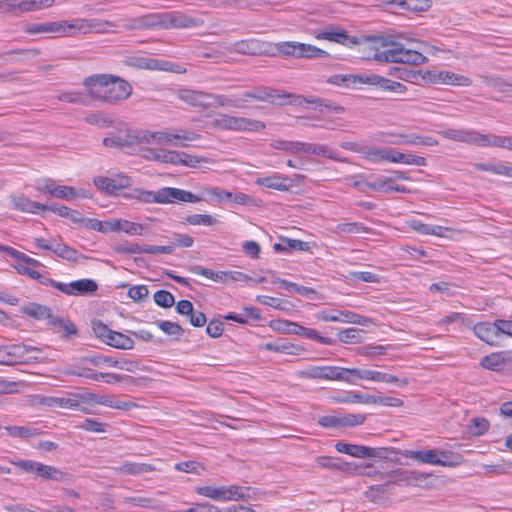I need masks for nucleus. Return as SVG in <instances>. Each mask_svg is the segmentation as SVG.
<instances>
[{"label": "nucleus", "instance_id": "obj_1", "mask_svg": "<svg viewBox=\"0 0 512 512\" xmlns=\"http://www.w3.org/2000/svg\"><path fill=\"white\" fill-rule=\"evenodd\" d=\"M83 85L92 98L110 104L126 100L132 93V87L127 81L108 74L89 76Z\"/></svg>", "mask_w": 512, "mask_h": 512}, {"label": "nucleus", "instance_id": "obj_2", "mask_svg": "<svg viewBox=\"0 0 512 512\" xmlns=\"http://www.w3.org/2000/svg\"><path fill=\"white\" fill-rule=\"evenodd\" d=\"M240 97L245 99V103L248 99H253L256 101L269 102L275 105L284 104L285 99H292L290 103L295 105H301L303 102L308 104H314L315 108L320 112L324 111H332L336 114H341L344 111V108L341 106L335 105L333 102L328 100H323L315 97L305 98L300 95L286 93L284 91L268 88V87H255L251 90L244 91L240 94Z\"/></svg>", "mask_w": 512, "mask_h": 512}, {"label": "nucleus", "instance_id": "obj_3", "mask_svg": "<svg viewBox=\"0 0 512 512\" xmlns=\"http://www.w3.org/2000/svg\"><path fill=\"white\" fill-rule=\"evenodd\" d=\"M202 21L180 11L154 13L134 21L129 26L136 28L190 29L199 27Z\"/></svg>", "mask_w": 512, "mask_h": 512}, {"label": "nucleus", "instance_id": "obj_4", "mask_svg": "<svg viewBox=\"0 0 512 512\" xmlns=\"http://www.w3.org/2000/svg\"><path fill=\"white\" fill-rule=\"evenodd\" d=\"M373 59L381 63H402L409 65H422L428 62V58L421 52L413 49H406L403 44L392 42L390 45L384 43L383 49H377Z\"/></svg>", "mask_w": 512, "mask_h": 512}, {"label": "nucleus", "instance_id": "obj_5", "mask_svg": "<svg viewBox=\"0 0 512 512\" xmlns=\"http://www.w3.org/2000/svg\"><path fill=\"white\" fill-rule=\"evenodd\" d=\"M444 138L456 142L466 143L479 147H501L505 148L507 136L494 134H481L474 129L451 128L439 132Z\"/></svg>", "mask_w": 512, "mask_h": 512}, {"label": "nucleus", "instance_id": "obj_6", "mask_svg": "<svg viewBox=\"0 0 512 512\" xmlns=\"http://www.w3.org/2000/svg\"><path fill=\"white\" fill-rule=\"evenodd\" d=\"M366 158L373 163L388 161L406 165L426 166L425 157L411 153H402L391 148H371L366 153Z\"/></svg>", "mask_w": 512, "mask_h": 512}, {"label": "nucleus", "instance_id": "obj_7", "mask_svg": "<svg viewBox=\"0 0 512 512\" xmlns=\"http://www.w3.org/2000/svg\"><path fill=\"white\" fill-rule=\"evenodd\" d=\"M195 492L200 496L218 502L237 501L247 496V489L238 485L216 486L205 484L197 486Z\"/></svg>", "mask_w": 512, "mask_h": 512}, {"label": "nucleus", "instance_id": "obj_8", "mask_svg": "<svg viewBox=\"0 0 512 512\" xmlns=\"http://www.w3.org/2000/svg\"><path fill=\"white\" fill-rule=\"evenodd\" d=\"M15 467L26 473H32L45 480H54L57 482H66L70 480V475L54 466L46 465L34 460H11Z\"/></svg>", "mask_w": 512, "mask_h": 512}, {"label": "nucleus", "instance_id": "obj_9", "mask_svg": "<svg viewBox=\"0 0 512 512\" xmlns=\"http://www.w3.org/2000/svg\"><path fill=\"white\" fill-rule=\"evenodd\" d=\"M342 82H352V83H360V84H368L371 86L378 87L383 91H388L395 94H404L407 91V88L404 84L385 78L378 74L374 73H362L358 75H349L342 77Z\"/></svg>", "mask_w": 512, "mask_h": 512}, {"label": "nucleus", "instance_id": "obj_10", "mask_svg": "<svg viewBox=\"0 0 512 512\" xmlns=\"http://www.w3.org/2000/svg\"><path fill=\"white\" fill-rule=\"evenodd\" d=\"M212 126L229 131L259 132L265 129V124L262 121L226 114H221L215 118L212 121Z\"/></svg>", "mask_w": 512, "mask_h": 512}, {"label": "nucleus", "instance_id": "obj_11", "mask_svg": "<svg viewBox=\"0 0 512 512\" xmlns=\"http://www.w3.org/2000/svg\"><path fill=\"white\" fill-rule=\"evenodd\" d=\"M348 374V378L351 379V381H348V384L350 385H357L359 381H373L396 384L400 387H404L408 384L407 379H400L397 376L365 367L349 368Z\"/></svg>", "mask_w": 512, "mask_h": 512}, {"label": "nucleus", "instance_id": "obj_12", "mask_svg": "<svg viewBox=\"0 0 512 512\" xmlns=\"http://www.w3.org/2000/svg\"><path fill=\"white\" fill-rule=\"evenodd\" d=\"M277 52L282 56H291L296 58H327L329 53L314 45L296 42L285 41L279 42L275 45Z\"/></svg>", "mask_w": 512, "mask_h": 512}, {"label": "nucleus", "instance_id": "obj_13", "mask_svg": "<svg viewBox=\"0 0 512 512\" xmlns=\"http://www.w3.org/2000/svg\"><path fill=\"white\" fill-rule=\"evenodd\" d=\"M315 38L317 40H326L341 44L345 47L352 48L361 43L360 38L354 35H350L345 29L338 25H326L322 29L316 32Z\"/></svg>", "mask_w": 512, "mask_h": 512}, {"label": "nucleus", "instance_id": "obj_14", "mask_svg": "<svg viewBox=\"0 0 512 512\" xmlns=\"http://www.w3.org/2000/svg\"><path fill=\"white\" fill-rule=\"evenodd\" d=\"M315 318L325 322L352 323L365 326L369 323V318L359 315L349 310L323 309L315 313Z\"/></svg>", "mask_w": 512, "mask_h": 512}, {"label": "nucleus", "instance_id": "obj_15", "mask_svg": "<svg viewBox=\"0 0 512 512\" xmlns=\"http://www.w3.org/2000/svg\"><path fill=\"white\" fill-rule=\"evenodd\" d=\"M34 347L24 344H11L0 346V365H16L29 360L28 354Z\"/></svg>", "mask_w": 512, "mask_h": 512}, {"label": "nucleus", "instance_id": "obj_16", "mask_svg": "<svg viewBox=\"0 0 512 512\" xmlns=\"http://www.w3.org/2000/svg\"><path fill=\"white\" fill-rule=\"evenodd\" d=\"M72 30H77L80 33L88 34V33H108L111 31V28L116 27L117 25L108 20H101L96 18L84 19L77 18L71 21Z\"/></svg>", "mask_w": 512, "mask_h": 512}, {"label": "nucleus", "instance_id": "obj_17", "mask_svg": "<svg viewBox=\"0 0 512 512\" xmlns=\"http://www.w3.org/2000/svg\"><path fill=\"white\" fill-rule=\"evenodd\" d=\"M93 183L98 189L112 195L119 190L130 187L132 179L125 174H115L111 177L96 176Z\"/></svg>", "mask_w": 512, "mask_h": 512}, {"label": "nucleus", "instance_id": "obj_18", "mask_svg": "<svg viewBox=\"0 0 512 512\" xmlns=\"http://www.w3.org/2000/svg\"><path fill=\"white\" fill-rule=\"evenodd\" d=\"M157 196L159 204L174 203L176 201L188 203L201 201V198L192 192L174 187H163L157 190Z\"/></svg>", "mask_w": 512, "mask_h": 512}, {"label": "nucleus", "instance_id": "obj_19", "mask_svg": "<svg viewBox=\"0 0 512 512\" xmlns=\"http://www.w3.org/2000/svg\"><path fill=\"white\" fill-rule=\"evenodd\" d=\"M177 98L195 108H211V93L190 88H182L177 91Z\"/></svg>", "mask_w": 512, "mask_h": 512}, {"label": "nucleus", "instance_id": "obj_20", "mask_svg": "<svg viewBox=\"0 0 512 512\" xmlns=\"http://www.w3.org/2000/svg\"><path fill=\"white\" fill-rule=\"evenodd\" d=\"M106 226L108 228V232H124L131 236H143L148 232V227L146 225L121 218L109 219Z\"/></svg>", "mask_w": 512, "mask_h": 512}, {"label": "nucleus", "instance_id": "obj_21", "mask_svg": "<svg viewBox=\"0 0 512 512\" xmlns=\"http://www.w3.org/2000/svg\"><path fill=\"white\" fill-rule=\"evenodd\" d=\"M426 478V475L418 471L395 469L381 474V479L393 484L414 485Z\"/></svg>", "mask_w": 512, "mask_h": 512}, {"label": "nucleus", "instance_id": "obj_22", "mask_svg": "<svg viewBox=\"0 0 512 512\" xmlns=\"http://www.w3.org/2000/svg\"><path fill=\"white\" fill-rule=\"evenodd\" d=\"M430 81L460 87H468L472 84V80L469 77L446 70L431 74Z\"/></svg>", "mask_w": 512, "mask_h": 512}, {"label": "nucleus", "instance_id": "obj_23", "mask_svg": "<svg viewBox=\"0 0 512 512\" xmlns=\"http://www.w3.org/2000/svg\"><path fill=\"white\" fill-rule=\"evenodd\" d=\"M256 184L277 191H288L292 187V180L280 173H272L269 176L258 177Z\"/></svg>", "mask_w": 512, "mask_h": 512}, {"label": "nucleus", "instance_id": "obj_24", "mask_svg": "<svg viewBox=\"0 0 512 512\" xmlns=\"http://www.w3.org/2000/svg\"><path fill=\"white\" fill-rule=\"evenodd\" d=\"M393 139L389 141L393 145H423L436 146L438 141L431 136H421L419 134H396L392 135Z\"/></svg>", "mask_w": 512, "mask_h": 512}, {"label": "nucleus", "instance_id": "obj_25", "mask_svg": "<svg viewBox=\"0 0 512 512\" xmlns=\"http://www.w3.org/2000/svg\"><path fill=\"white\" fill-rule=\"evenodd\" d=\"M474 334L484 341L485 343L496 346L499 344V335L497 330L496 321L494 323L490 322H480L473 326Z\"/></svg>", "mask_w": 512, "mask_h": 512}, {"label": "nucleus", "instance_id": "obj_26", "mask_svg": "<svg viewBox=\"0 0 512 512\" xmlns=\"http://www.w3.org/2000/svg\"><path fill=\"white\" fill-rule=\"evenodd\" d=\"M301 154L316 155L324 158H328L337 162H343L344 160L339 156V152L324 144L303 142Z\"/></svg>", "mask_w": 512, "mask_h": 512}, {"label": "nucleus", "instance_id": "obj_27", "mask_svg": "<svg viewBox=\"0 0 512 512\" xmlns=\"http://www.w3.org/2000/svg\"><path fill=\"white\" fill-rule=\"evenodd\" d=\"M335 449L339 453L347 454L356 458H372L376 456L374 448L341 441L335 444Z\"/></svg>", "mask_w": 512, "mask_h": 512}, {"label": "nucleus", "instance_id": "obj_28", "mask_svg": "<svg viewBox=\"0 0 512 512\" xmlns=\"http://www.w3.org/2000/svg\"><path fill=\"white\" fill-rule=\"evenodd\" d=\"M11 202L15 209L25 213L37 214L47 209V205L33 201L24 194L12 195Z\"/></svg>", "mask_w": 512, "mask_h": 512}, {"label": "nucleus", "instance_id": "obj_29", "mask_svg": "<svg viewBox=\"0 0 512 512\" xmlns=\"http://www.w3.org/2000/svg\"><path fill=\"white\" fill-rule=\"evenodd\" d=\"M402 456L410 458L420 464L437 465L441 461L437 458V449L404 450Z\"/></svg>", "mask_w": 512, "mask_h": 512}, {"label": "nucleus", "instance_id": "obj_30", "mask_svg": "<svg viewBox=\"0 0 512 512\" xmlns=\"http://www.w3.org/2000/svg\"><path fill=\"white\" fill-rule=\"evenodd\" d=\"M229 107V108H245V99L239 95L212 94L211 108Z\"/></svg>", "mask_w": 512, "mask_h": 512}, {"label": "nucleus", "instance_id": "obj_31", "mask_svg": "<svg viewBox=\"0 0 512 512\" xmlns=\"http://www.w3.org/2000/svg\"><path fill=\"white\" fill-rule=\"evenodd\" d=\"M262 349L266 351L284 353L287 355H298L302 348L299 345L288 342L284 339H278L274 342L265 343Z\"/></svg>", "mask_w": 512, "mask_h": 512}, {"label": "nucleus", "instance_id": "obj_32", "mask_svg": "<svg viewBox=\"0 0 512 512\" xmlns=\"http://www.w3.org/2000/svg\"><path fill=\"white\" fill-rule=\"evenodd\" d=\"M29 260L35 262V264L28 263L23 259H15L16 263L12 264V267L17 271L20 275H25L30 277L31 279H38L41 277V273L36 271L34 268L43 266L42 263L30 256L27 255Z\"/></svg>", "mask_w": 512, "mask_h": 512}, {"label": "nucleus", "instance_id": "obj_33", "mask_svg": "<svg viewBox=\"0 0 512 512\" xmlns=\"http://www.w3.org/2000/svg\"><path fill=\"white\" fill-rule=\"evenodd\" d=\"M409 226L419 234L433 235V236H438V237L446 236L445 232H447L449 230V228H447V227L426 224L417 219H413V220L409 221Z\"/></svg>", "mask_w": 512, "mask_h": 512}, {"label": "nucleus", "instance_id": "obj_34", "mask_svg": "<svg viewBox=\"0 0 512 512\" xmlns=\"http://www.w3.org/2000/svg\"><path fill=\"white\" fill-rule=\"evenodd\" d=\"M69 295H86L93 293L97 290L98 286L94 280L91 279H80L68 283Z\"/></svg>", "mask_w": 512, "mask_h": 512}, {"label": "nucleus", "instance_id": "obj_35", "mask_svg": "<svg viewBox=\"0 0 512 512\" xmlns=\"http://www.w3.org/2000/svg\"><path fill=\"white\" fill-rule=\"evenodd\" d=\"M394 182V177L377 176L366 179L365 186L373 191L388 193L391 192V187L394 186Z\"/></svg>", "mask_w": 512, "mask_h": 512}, {"label": "nucleus", "instance_id": "obj_36", "mask_svg": "<svg viewBox=\"0 0 512 512\" xmlns=\"http://www.w3.org/2000/svg\"><path fill=\"white\" fill-rule=\"evenodd\" d=\"M507 360L508 352H494L482 358L481 365L486 369L499 371L504 367Z\"/></svg>", "mask_w": 512, "mask_h": 512}, {"label": "nucleus", "instance_id": "obj_37", "mask_svg": "<svg viewBox=\"0 0 512 512\" xmlns=\"http://www.w3.org/2000/svg\"><path fill=\"white\" fill-rule=\"evenodd\" d=\"M233 51L244 55H258L262 53V46L256 39L240 40L233 43Z\"/></svg>", "mask_w": 512, "mask_h": 512}, {"label": "nucleus", "instance_id": "obj_38", "mask_svg": "<svg viewBox=\"0 0 512 512\" xmlns=\"http://www.w3.org/2000/svg\"><path fill=\"white\" fill-rule=\"evenodd\" d=\"M23 312L37 320H48L49 325H51V320L54 318L52 311L49 307L40 305L37 303H30L23 308Z\"/></svg>", "mask_w": 512, "mask_h": 512}, {"label": "nucleus", "instance_id": "obj_39", "mask_svg": "<svg viewBox=\"0 0 512 512\" xmlns=\"http://www.w3.org/2000/svg\"><path fill=\"white\" fill-rule=\"evenodd\" d=\"M7 434L12 438L29 439L40 435L42 432L33 425L28 426H6L4 427Z\"/></svg>", "mask_w": 512, "mask_h": 512}, {"label": "nucleus", "instance_id": "obj_40", "mask_svg": "<svg viewBox=\"0 0 512 512\" xmlns=\"http://www.w3.org/2000/svg\"><path fill=\"white\" fill-rule=\"evenodd\" d=\"M123 197L129 200H135L139 203H158L157 191L144 190L141 188H135L130 192L124 193Z\"/></svg>", "mask_w": 512, "mask_h": 512}, {"label": "nucleus", "instance_id": "obj_41", "mask_svg": "<svg viewBox=\"0 0 512 512\" xmlns=\"http://www.w3.org/2000/svg\"><path fill=\"white\" fill-rule=\"evenodd\" d=\"M105 344L122 350H130L134 347V341L132 338L113 330L109 333V337Z\"/></svg>", "mask_w": 512, "mask_h": 512}, {"label": "nucleus", "instance_id": "obj_42", "mask_svg": "<svg viewBox=\"0 0 512 512\" xmlns=\"http://www.w3.org/2000/svg\"><path fill=\"white\" fill-rule=\"evenodd\" d=\"M473 166L478 171L490 172L495 175L508 177L509 166L501 161L475 163Z\"/></svg>", "mask_w": 512, "mask_h": 512}, {"label": "nucleus", "instance_id": "obj_43", "mask_svg": "<svg viewBox=\"0 0 512 512\" xmlns=\"http://www.w3.org/2000/svg\"><path fill=\"white\" fill-rule=\"evenodd\" d=\"M46 211H52L61 217L70 219L74 223L80 224V223L84 222V217L82 216V214L80 212L75 211V210H73L67 206H64V205H58V204L47 205Z\"/></svg>", "mask_w": 512, "mask_h": 512}, {"label": "nucleus", "instance_id": "obj_44", "mask_svg": "<svg viewBox=\"0 0 512 512\" xmlns=\"http://www.w3.org/2000/svg\"><path fill=\"white\" fill-rule=\"evenodd\" d=\"M52 252L57 257L69 262H77L82 257L76 249L62 242H55Z\"/></svg>", "mask_w": 512, "mask_h": 512}, {"label": "nucleus", "instance_id": "obj_45", "mask_svg": "<svg viewBox=\"0 0 512 512\" xmlns=\"http://www.w3.org/2000/svg\"><path fill=\"white\" fill-rule=\"evenodd\" d=\"M275 251H289V250H298V251H308L309 243L298 240V239H290V238H282L280 243L274 244Z\"/></svg>", "mask_w": 512, "mask_h": 512}, {"label": "nucleus", "instance_id": "obj_46", "mask_svg": "<svg viewBox=\"0 0 512 512\" xmlns=\"http://www.w3.org/2000/svg\"><path fill=\"white\" fill-rule=\"evenodd\" d=\"M15 5L23 12L38 11L49 8L54 4V0H14Z\"/></svg>", "mask_w": 512, "mask_h": 512}, {"label": "nucleus", "instance_id": "obj_47", "mask_svg": "<svg viewBox=\"0 0 512 512\" xmlns=\"http://www.w3.org/2000/svg\"><path fill=\"white\" fill-rule=\"evenodd\" d=\"M349 368L339 366H325L324 380L341 381L348 384Z\"/></svg>", "mask_w": 512, "mask_h": 512}, {"label": "nucleus", "instance_id": "obj_48", "mask_svg": "<svg viewBox=\"0 0 512 512\" xmlns=\"http://www.w3.org/2000/svg\"><path fill=\"white\" fill-rule=\"evenodd\" d=\"M437 458L441 461L437 463L442 467H456L462 462V456L458 453L437 449Z\"/></svg>", "mask_w": 512, "mask_h": 512}, {"label": "nucleus", "instance_id": "obj_49", "mask_svg": "<svg viewBox=\"0 0 512 512\" xmlns=\"http://www.w3.org/2000/svg\"><path fill=\"white\" fill-rule=\"evenodd\" d=\"M129 142L134 144H151L154 143L155 131L144 129L131 130L128 132Z\"/></svg>", "mask_w": 512, "mask_h": 512}, {"label": "nucleus", "instance_id": "obj_50", "mask_svg": "<svg viewBox=\"0 0 512 512\" xmlns=\"http://www.w3.org/2000/svg\"><path fill=\"white\" fill-rule=\"evenodd\" d=\"M302 144V141L274 140L270 145L273 149L298 155L302 152Z\"/></svg>", "mask_w": 512, "mask_h": 512}, {"label": "nucleus", "instance_id": "obj_51", "mask_svg": "<svg viewBox=\"0 0 512 512\" xmlns=\"http://www.w3.org/2000/svg\"><path fill=\"white\" fill-rule=\"evenodd\" d=\"M375 395L363 394L357 391H351L345 396L336 399L339 403H360V404H373Z\"/></svg>", "mask_w": 512, "mask_h": 512}, {"label": "nucleus", "instance_id": "obj_52", "mask_svg": "<svg viewBox=\"0 0 512 512\" xmlns=\"http://www.w3.org/2000/svg\"><path fill=\"white\" fill-rule=\"evenodd\" d=\"M489 426V421L484 417H475L469 421L467 431L472 436H482L488 431Z\"/></svg>", "mask_w": 512, "mask_h": 512}, {"label": "nucleus", "instance_id": "obj_53", "mask_svg": "<svg viewBox=\"0 0 512 512\" xmlns=\"http://www.w3.org/2000/svg\"><path fill=\"white\" fill-rule=\"evenodd\" d=\"M51 326L58 328V331L62 332L65 337H70L77 333L76 326L69 319L58 316H54L51 320Z\"/></svg>", "mask_w": 512, "mask_h": 512}, {"label": "nucleus", "instance_id": "obj_54", "mask_svg": "<svg viewBox=\"0 0 512 512\" xmlns=\"http://www.w3.org/2000/svg\"><path fill=\"white\" fill-rule=\"evenodd\" d=\"M85 401V397L78 393H68L58 396V407L66 409H76L81 402Z\"/></svg>", "mask_w": 512, "mask_h": 512}, {"label": "nucleus", "instance_id": "obj_55", "mask_svg": "<svg viewBox=\"0 0 512 512\" xmlns=\"http://www.w3.org/2000/svg\"><path fill=\"white\" fill-rule=\"evenodd\" d=\"M185 223L192 226H212L218 223L216 217L210 214H191L185 217Z\"/></svg>", "mask_w": 512, "mask_h": 512}, {"label": "nucleus", "instance_id": "obj_56", "mask_svg": "<svg viewBox=\"0 0 512 512\" xmlns=\"http://www.w3.org/2000/svg\"><path fill=\"white\" fill-rule=\"evenodd\" d=\"M154 470L155 468L152 465L146 463L125 462L121 466V471L130 475H139Z\"/></svg>", "mask_w": 512, "mask_h": 512}, {"label": "nucleus", "instance_id": "obj_57", "mask_svg": "<svg viewBox=\"0 0 512 512\" xmlns=\"http://www.w3.org/2000/svg\"><path fill=\"white\" fill-rule=\"evenodd\" d=\"M334 232L337 234H359L367 232V227L360 222L339 223Z\"/></svg>", "mask_w": 512, "mask_h": 512}, {"label": "nucleus", "instance_id": "obj_58", "mask_svg": "<svg viewBox=\"0 0 512 512\" xmlns=\"http://www.w3.org/2000/svg\"><path fill=\"white\" fill-rule=\"evenodd\" d=\"M403 9L411 12H422L429 9L431 5L430 0H398L397 3Z\"/></svg>", "mask_w": 512, "mask_h": 512}, {"label": "nucleus", "instance_id": "obj_59", "mask_svg": "<svg viewBox=\"0 0 512 512\" xmlns=\"http://www.w3.org/2000/svg\"><path fill=\"white\" fill-rule=\"evenodd\" d=\"M85 121L88 124L96 125L101 128H106L113 124L112 118L108 114L102 112L89 113L85 117Z\"/></svg>", "mask_w": 512, "mask_h": 512}, {"label": "nucleus", "instance_id": "obj_60", "mask_svg": "<svg viewBox=\"0 0 512 512\" xmlns=\"http://www.w3.org/2000/svg\"><path fill=\"white\" fill-rule=\"evenodd\" d=\"M219 275L221 276V279H219V283L222 284L247 282L248 280H250V277L248 275L240 271H219Z\"/></svg>", "mask_w": 512, "mask_h": 512}, {"label": "nucleus", "instance_id": "obj_61", "mask_svg": "<svg viewBox=\"0 0 512 512\" xmlns=\"http://www.w3.org/2000/svg\"><path fill=\"white\" fill-rule=\"evenodd\" d=\"M56 98L65 103H71V104H85L86 99L85 95L80 91L70 90V91H63L60 92Z\"/></svg>", "mask_w": 512, "mask_h": 512}, {"label": "nucleus", "instance_id": "obj_62", "mask_svg": "<svg viewBox=\"0 0 512 512\" xmlns=\"http://www.w3.org/2000/svg\"><path fill=\"white\" fill-rule=\"evenodd\" d=\"M199 138L200 135L196 132L185 129H177L171 132V142L188 144V142L198 140Z\"/></svg>", "mask_w": 512, "mask_h": 512}, {"label": "nucleus", "instance_id": "obj_63", "mask_svg": "<svg viewBox=\"0 0 512 512\" xmlns=\"http://www.w3.org/2000/svg\"><path fill=\"white\" fill-rule=\"evenodd\" d=\"M175 470L185 473H192L196 475H200L204 471V466L194 460L182 461L176 463L174 466Z\"/></svg>", "mask_w": 512, "mask_h": 512}, {"label": "nucleus", "instance_id": "obj_64", "mask_svg": "<svg viewBox=\"0 0 512 512\" xmlns=\"http://www.w3.org/2000/svg\"><path fill=\"white\" fill-rule=\"evenodd\" d=\"M485 83L492 87L494 90L501 93H506L512 90V80H506L501 77L487 78Z\"/></svg>", "mask_w": 512, "mask_h": 512}]
</instances>
